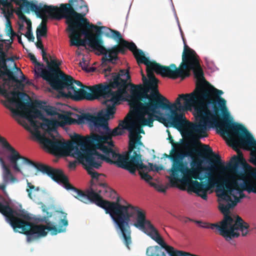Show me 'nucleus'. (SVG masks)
I'll return each instance as SVG.
<instances>
[{"instance_id":"nucleus-53","label":"nucleus","mask_w":256,"mask_h":256,"mask_svg":"<svg viewBox=\"0 0 256 256\" xmlns=\"http://www.w3.org/2000/svg\"><path fill=\"white\" fill-rule=\"evenodd\" d=\"M82 60H83V62H82L84 63V64H85V60H84V59L83 58H82Z\"/></svg>"},{"instance_id":"nucleus-38","label":"nucleus","mask_w":256,"mask_h":256,"mask_svg":"<svg viewBox=\"0 0 256 256\" xmlns=\"http://www.w3.org/2000/svg\"><path fill=\"white\" fill-rule=\"evenodd\" d=\"M112 70V68L110 66H108L107 68L104 70V72L106 76H108V74L110 73Z\"/></svg>"},{"instance_id":"nucleus-48","label":"nucleus","mask_w":256,"mask_h":256,"mask_svg":"<svg viewBox=\"0 0 256 256\" xmlns=\"http://www.w3.org/2000/svg\"><path fill=\"white\" fill-rule=\"evenodd\" d=\"M0 188H1V189H2V190H4L5 189V188H6V186H4V185H3V186H0Z\"/></svg>"},{"instance_id":"nucleus-36","label":"nucleus","mask_w":256,"mask_h":256,"mask_svg":"<svg viewBox=\"0 0 256 256\" xmlns=\"http://www.w3.org/2000/svg\"><path fill=\"white\" fill-rule=\"evenodd\" d=\"M6 30L7 34L10 36V40L12 39V38L16 36V34L14 31L12 26L7 28Z\"/></svg>"},{"instance_id":"nucleus-51","label":"nucleus","mask_w":256,"mask_h":256,"mask_svg":"<svg viewBox=\"0 0 256 256\" xmlns=\"http://www.w3.org/2000/svg\"><path fill=\"white\" fill-rule=\"evenodd\" d=\"M18 42H21V38H20V37L18 36Z\"/></svg>"},{"instance_id":"nucleus-49","label":"nucleus","mask_w":256,"mask_h":256,"mask_svg":"<svg viewBox=\"0 0 256 256\" xmlns=\"http://www.w3.org/2000/svg\"><path fill=\"white\" fill-rule=\"evenodd\" d=\"M32 218H33V222L36 220V218L35 216H33Z\"/></svg>"},{"instance_id":"nucleus-11","label":"nucleus","mask_w":256,"mask_h":256,"mask_svg":"<svg viewBox=\"0 0 256 256\" xmlns=\"http://www.w3.org/2000/svg\"><path fill=\"white\" fill-rule=\"evenodd\" d=\"M60 109L54 106L47 105L45 102L33 100V130L36 127V121L34 119L39 118L42 120L40 124V128L44 132L45 134L54 138L58 134L56 129L59 123L56 120L46 118L43 112H46L48 116H57L59 119L64 120L68 124H72L75 120L70 116L60 114Z\"/></svg>"},{"instance_id":"nucleus-22","label":"nucleus","mask_w":256,"mask_h":256,"mask_svg":"<svg viewBox=\"0 0 256 256\" xmlns=\"http://www.w3.org/2000/svg\"><path fill=\"white\" fill-rule=\"evenodd\" d=\"M74 84L82 88L86 86H84L80 81L74 80L72 76L66 75L61 71L50 86L53 90L60 92H63L62 90L65 88L68 90L76 88Z\"/></svg>"},{"instance_id":"nucleus-15","label":"nucleus","mask_w":256,"mask_h":256,"mask_svg":"<svg viewBox=\"0 0 256 256\" xmlns=\"http://www.w3.org/2000/svg\"><path fill=\"white\" fill-rule=\"evenodd\" d=\"M228 130L237 142L236 144H233L228 140V144L234 150L238 151V148L240 146L256 153V140L243 125L234 122L232 118Z\"/></svg>"},{"instance_id":"nucleus-47","label":"nucleus","mask_w":256,"mask_h":256,"mask_svg":"<svg viewBox=\"0 0 256 256\" xmlns=\"http://www.w3.org/2000/svg\"><path fill=\"white\" fill-rule=\"evenodd\" d=\"M30 184H31V183H29V182L28 183V186L30 189L32 190V186H30Z\"/></svg>"},{"instance_id":"nucleus-2","label":"nucleus","mask_w":256,"mask_h":256,"mask_svg":"<svg viewBox=\"0 0 256 256\" xmlns=\"http://www.w3.org/2000/svg\"><path fill=\"white\" fill-rule=\"evenodd\" d=\"M54 138L50 140L44 135H39L38 140L44 148L50 153L58 155L65 152L67 155L71 156L76 158L78 162L82 164L88 173L92 177L91 186L85 191L78 190L74 187L70 182L68 178L64 174L60 169L55 168L48 165L42 163L36 162L33 161V167L43 174H46L58 184H62L67 190H72V195L80 201L85 203H94L98 206L104 208L106 214H109L114 221L118 216L116 214V209L119 206H127L129 204L122 205L120 204L118 199L116 202H109L103 199L100 194L102 190L96 188V185H98L104 188L107 192L110 188L106 183L98 182V179L100 175L96 170H92L90 161H88V144L85 137L78 134H74L71 136L72 142H62Z\"/></svg>"},{"instance_id":"nucleus-24","label":"nucleus","mask_w":256,"mask_h":256,"mask_svg":"<svg viewBox=\"0 0 256 256\" xmlns=\"http://www.w3.org/2000/svg\"><path fill=\"white\" fill-rule=\"evenodd\" d=\"M124 42L126 44L127 49H128L132 53L136 60L138 65L144 64L146 65L148 64L149 59L145 56L142 50L137 48L136 45L133 42H129L124 40Z\"/></svg>"},{"instance_id":"nucleus-43","label":"nucleus","mask_w":256,"mask_h":256,"mask_svg":"<svg viewBox=\"0 0 256 256\" xmlns=\"http://www.w3.org/2000/svg\"><path fill=\"white\" fill-rule=\"evenodd\" d=\"M197 152V150L196 149H192V150H191L190 151L188 152L186 155L187 156H191L193 153L194 152Z\"/></svg>"},{"instance_id":"nucleus-46","label":"nucleus","mask_w":256,"mask_h":256,"mask_svg":"<svg viewBox=\"0 0 256 256\" xmlns=\"http://www.w3.org/2000/svg\"><path fill=\"white\" fill-rule=\"evenodd\" d=\"M28 196L30 198H32V192H31L29 190H28Z\"/></svg>"},{"instance_id":"nucleus-20","label":"nucleus","mask_w":256,"mask_h":256,"mask_svg":"<svg viewBox=\"0 0 256 256\" xmlns=\"http://www.w3.org/2000/svg\"><path fill=\"white\" fill-rule=\"evenodd\" d=\"M186 156L182 153L176 150H172L170 155L166 154H164V156L169 158L172 162V168L169 170L172 172L171 176L174 180H177L178 172H181L183 175L185 174H190L194 171V169H190L182 161L183 158Z\"/></svg>"},{"instance_id":"nucleus-18","label":"nucleus","mask_w":256,"mask_h":256,"mask_svg":"<svg viewBox=\"0 0 256 256\" xmlns=\"http://www.w3.org/2000/svg\"><path fill=\"white\" fill-rule=\"evenodd\" d=\"M142 156L140 152L134 151L132 156L129 154L126 156L125 160L122 161L117 166L118 167L128 170L131 174H136V170H142L146 169L149 172L153 171L158 172L164 170L162 166H158L152 163L148 162V166L144 164L142 162Z\"/></svg>"},{"instance_id":"nucleus-33","label":"nucleus","mask_w":256,"mask_h":256,"mask_svg":"<svg viewBox=\"0 0 256 256\" xmlns=\"http://www.w3.org/2000/svg\"><path fill=\"white\" fill-rule=\"evenodd\" d=\"M86 42H88V40H86L79 39L75 42H71L70 44V46H76L78 47L80 46H86Z\"/></svg>"},{"instance_id":"nucleus-56","label":"nucleus","mask_w":256,"mask_h":256,"mask_svg":"<svg viewBox=\"0 0 256 256\" xmlns=\"http://www.w3.org/2000/svg\"><path fill=\"white\" fill-rule=\"evenodd\" d=\"M80 65L82 66V62H80Z\"/></svg>"},{"instance_id":"nucleus-44","label":"nucleus","mask_w":256,"mask_h":256,"mask_svg":"<svg viewBox=\"0 0 256 256\" xmlns=\"http://www.w3.org/2000/svg\"><path fill=\"white\" fill-rule=\"evenodd\" d=\"M168 139L170 140V142L172 144H174V140L172 139V136H171L170 133H169V136Z\"/></svg>"},{"instance_id":"nucleus-6","label":"nucleus","mask_w":256,"mask_h":256,"mask_svg":"<svg viewBox=\"0 0 256 256\" xmlns=\"http://www.w3.org/2000/svg\"><path fill=\"white\" fill-rule=\"evenodd\" d=\"M222 168L236 174L237 177L243 182L239 183L234 176H227L223 182L224 190L218 195L220 200L226 204L236 203V206L240 199L246 197L243 191L256 194V184L252 180L246 179L248 178L256 181V169L253 170L242 156H234L226 166H222Z\"/></svg>"},{"instance_id":"nucleus-14","label":"nucleus","mask_w":256,"mask_h":256,"mask_svg":"<svg viewBox=\"0 0 256 256\" xmlns=\"http://www.w3.org/2000/svg\"><path fill=\"white\" fill-rule=\"evenodd\" d=\"M62 8V4L58 8L57 6H48L42 3H38V1L33 0V12H34L38 18L42 19L36 30V38L47 36L48 18L58 20L63 18Z\"/></svg>"},{"instance_id":"nucleus-7","label":"nucleus","mask_w":256,"mask_h":256,"mask_svg":"<svg viewBox=\"0 0 256 256\" xmlns=\"http://www.w3.org/2000/svg\"><path fill=\"white\" fill-rule=\"evenodd\" d=\"M130 79L128 70H121L118 73L112 74L109 82L100 83L93 86H86L90 92H86L82 88H74L59 92L64 98H70L76 101L82 100H93L104 98L102 104L106 106L112 102H118L124 95L128 94V80Z\"/></svg>"},{"instance_id":"nucleus-8","label":"nucleus","mask_w":256,"mask_h":256,"mask_svg":"<svg viewBox=\"0 0 256 256\" xmlns=\"http://www.w3.org/2000/svg\"><path fill=\"white\" fill-rule=\"evenodd\" d=\"M130 104L133 109L136 116V120H133L130 116L128 126H125V130L129 132V152L131 153L136 148V144L142 145L140 141L142 136L140 134H144L142 126H153L154 120H158V116H156V108L158 106L166 108L164 105L152 100L149 98H144L142 95L134 92L130 91Z\"/></svg>"},{"instance_id":"nucleus-13","label":"nucleus","mask_w":256,"mask_h":256,"mask_svg":"<svg viewBox=\"0 0 256 256\" xmlns=\"http://www.w3.org/2000/svg\"><path fill=\"white\" fill-rule=\"evenodd\" d=\"M0 212L4 216L16 232L26 236V241H32V218L24 210H14L10 202L0 194Z\"/></svg>"},{"instance_id":"nucleus-45","label":"nucleus","mask_w":256,"mask_h":256,"mask_svg":"<svg viewBox=\"0 0 256 256\" xmlns=\"http://www.w3.org/2000/svg\"><path fill=\"white\" fill-rule=\"evenodd\" d=\"M28 57L29 58L30 60L32 61V53L30 52L28 54Z\"/></svg>"},{"instance_id":"nucleus-58","label":"nucleus","mask_w":256,"mask_h":256,"mask_svg":"<svg viewBox=\"0 0 256 256\" xmlns=\"http://www.w3.org/2000/svg\"><path fill=\"white\" fill-rule=\"evenodd\" d=\"M32 38H33V40H34V36H33V37H32Z\"/></svg>"},{"instance_id":"nucleus-41","label":"nucleus","mask_w":256,"mask_h":256,"mask_svg":"<svg viewBox=\"0 0 256 256\" xmlns=\"http://www.w3.org/2000/svg\"><path fill=\"white\" fill-rule=\"evenodd\" d=\"M181 220L185 223H186L190 221H192V219L186 218V217L182 218V219Z\"/></svg>"},{"instance_id":"nucleus-39","label":"nucleus","mask_w":256,"mask_h":256,"mask_svg":"<svg viewBox=\"0 0 256 256\" xmlns=\"http://www.w3.org/2000/svg\"><path fill=\"white\" fill-rule=\"evenodd\" d=\"M60 224H62L64 226H66L68 224V221L65 218L61 219Z\"/></svg>"},{"instance_id":"nucleus-54","label":"nucleus","mask_w":256,"mask_h":256,"mask_svg":"<svg viewBox=\"0 0 256 256\" xmlns=\"http://www.w3.org/2000/svg\"><path fill=\"white\" fill-rule=\"evenodd\" d=\"M32 134H33V137L36 136V134L34 132H33Z\"/></svg>"},{"instance_id":"nucleus-40","label":"nucleus","mask_w":256,"mask_h":256,"mask_svg":"<svg viewBox=\"0 0 256 256\" xmlns=\"http://www.w3.org/2000/svg\"><path fill=\"white\" fill-rule=\"evenodd\" d=\"M0 164L2 168L7 166L3 158L1 157H0Z\"/></svg>"},{"instance_id":"nucleus-4","label":"nucleus","mask_w":256,"mask_h":256,"mask_svg":"<svg viewBox=\"0 0 256 256\" xmlns=\"http://www.w3.org/2000/svg\"><path fill=\"white\" fill-rule=\"evenodd\" d=\"M118 102H112L106 106L105 110H102L97 116L86 113L78 116V124L88 122L92 127L90 136L85 137L88 156V161L92 164V170L99 169L103 161L116 166L122 160H125L128 154H121L114 151L112 137L122 134L124 126H128V122L122 121L118 126L111 130L108 126V120L113 118L116 112L115 106Z\"/></svg>"},{"instance_id":"nucleus-34","label":"nucleus","mask_w":256,"mask_h":256,"mask_svg":"<svg viewBox=\"0 0 256 256\" xmlns=\"http://www.w3.org/2000/svg\"><path fill=\"white\" fill-rule=\"evenodd\" d=\"M138 172L142 178L145 180L146 182H148L152 179V178L150 175L147 173L142 172L141 170H139Z\"/></svg>"},{"instance_id":"nucleus-55","label":"nucleus","mask_w":256,"mask_h":256,"mask_svg":"<svg viewBox=\"0 0 256 256\" xmlns=\"http://www.w3.org/2000/svg\"><path fill=\"white\" fill-rule=\"evenodd\" d=\"M26 83H29L30 84H31V82H26Z\"/></svg>"},{"instance_id":"nucleus-50","label":"nucleus","mask_w":256,"mask_h":256,"mask_svg":"<svg viewBox=\"0 0 256 256\" xmlns=\"http://www.w3.org/2000/svg\"><path fill=\"white\" fill-rule=\"evenodd\" d=\"M18 42H21V38H20V37L18 36Z\"/></svg>"},{"instance_id":"nucleus-52","label":"nucleus","mask_w":256,"mask_h":256,"mask_svg":"<svg viewBox=\"0 0 256 256\" xmlns=\"http://www.w3.org/2000/svg\"><path fill=\"white\" fill-rule=\"evenodd\" d=\"M76 54H78V55H80V52H79L78 50H76Z\"/></svg>"},{"instance_id":"nucleus-23","label":"nucleus","mask_w":256,"mask_h":256,"mask_svg":"<svg viewBox=\"0 0 256 256\" xmlns=\"http://www.w3.org/2000/svg\"><path fill=\"white\" fill-rule=\"evenodd\" d=\"M182 180L186 183L190 184L189 187L191 190L196 193L198 196L201 197L202 199L206 200L208 198L207 192L210 190L206 184L202 182H200L197 180H192L190 178V180H185L184 175H183Z\"/></svg>"},{"instance_id":"nucleus-30","label":"nucleus","mask_w":256,"mask_h":256,"mask_svg":"<svg viewBox=\"0 0 256 256\" xmlns=\"http://www.w3.org/2000/svg\"><path fill=\"white\" fill-rule=\"evenodd\" d=\"M2 168L3 171L2 176L4 182H8L11 181L14 182L16 180V179L12 176L8 166H6Z\"/></svg>"},{"instance_id":"nucleus-32","label":"nucleus","mask_w":256,"mask_h":256,"mask_svg":"<svg viewBox=\"0 0 256 256\" xmlns=\"http://www.w3.org/2000/svg\"><path fill=\"white\" fill-rule=\"evenodd\" d=\"M150 185L154 188L158 192H166L167 186H164L162 184H157L154 182H150Z\"/></svg>"},{"instance_id":"nucleus-27","label":"nucleus","mask_w":256,"mask_h":256,"mask_svg":"<svg viewBox=\"0 0 256 256\" xmlns=\"http://www.w3.org/2000/svg\"><path fill=\"white\" fill-rule=\"evenodd\" d=\"M124 40L123 42H119V44L113 46L112 48H110V55H113V58H114V60L118 59V55L119 53L122 54H125L126 51V44L124 42Z\"/></svg>"},{"instance_id":"nucleus-19","label":"nucleus","mask_w":256,"mask_h":256,"mask_svg":"<svg viewBox=\"0 0 256 256\" xmlns=\"http://www.w3.org/2000/svg\"><path fill=\"white\" fill-rule=\"evenodd\" d=\"M191 166L190 169H194L195 171L189 175L185 174L184 176L185 180H190V178H193L202 180L204 178H207L208 182L205 184L208 188L210 190L214 187L217 181L210 168H204L200 162H192L191 163Z\"/></svg>"},{"instance_id":"nucleus-42","label":"nucleus","mask_w":256,"mask_h":256,"mask_svg":"<svg viewBox=\"0 0 256 256\" xmlns=\"http://www.w3.org/2000/svg\"><path fill=\"white\" fill-rule=\"evenodd\" d=\"M6 28L12 26L10 19H6Z\"/></svg>"},{"instance_id":"nucleus-3","label":"nucleus","mask_w":256,"mask_h":256,"mask_svg":"<svg viewBox=\"0 0 256 256\" xmlns=\"http://www.w3.org/2000/svg\"><path fill=\"white\" fill-rule=\"evenodd\" d=\"M13 39L0 40V94L6 100L0 102L12 114L17 122L30 133L32 140V98L22 91L26 78L22 70L16 67V56L7 57L6 52L11 48Z\"/></svg>"},{"instance_id":"nucleus-17","label":"nucleus","mask_w":256,"mask_h":256,"mask_svg":"<svg viewBox=\"0 0 256 256\" xmlns=\"http://www.w3.org/2000/svg\"><path fill=\"white\" fill-rule=\"evenodd\" d=\"M42 54L43 60L46 63V67L44 68L42 64L38 63L36 58L33 54V64H36L35 72L38 74L50 86L62 71L60 68L61 62L56 59H51L50 62L44 50L42 51Z\"/></svg>"},{"instance_id":"nucleus-28","label":"nucleus","mask_w":256,"mask_h":256,"mask_svg":"<svg viewBox=\"0 0 256 256\" xmlns=\"http://www.w3.org/2000/svg\"><path fill=\"white\" fill-rule=\"evenodd\" d=\"M202 150L204 155H211L214 158V162L218 164H220L222 166L223 165V164L222 163L221 158L220 155L214 153L212 148L208 145H202Z\"/></svg>"},{"instance_id":"nucleus-1","label":"nucleus","mask_w":256,"mask_h":256,"mask_svg":"<svg viewBox=\"0 0 256 256\" xmlns=\"http://www.w3.org/2000/svg\"><path fill=\"white\" fill-rule=\"evenodd\" d=\"M223 93L206 82L205 84L199 83L193 92L179 94L173 104H171L166 98L162 100L166 108L158 106L156 114H161L160 109L170 110V114L168 118L164 119L167 122L166 126L181 131L190 124L185 117L184 112L196 106L194 109L198 122L192 126L194 132L202 137H206L207 128L216 126L222 135L226 136L232 144H236V140L228 130L232 118L226 106V100L220 96Z\"/></svg>"},{"instance_id":"nucleus-10","label":"nucleus","mask_w":256,"mask_h":256,"mask_svg":"<svg viewBox=\"0 0 256 256\" xmlns=\"http://www.w3.org/2000/svg\"><path fill=\"white\" fill-rule=\"evenodd\" d=\"M220 210L224 214L222 220L220 224H209L202 222L199 220L194 221L196 223L200 224L202 228L214 230L216 228L218 230L219 234L222 236L226 241H230L233 238H237L240 236V230L242 235L244 236L248 234V228L250 226L245 222L241 217L236 216V220L230 215V209L236 206V203L226 204L218 198Z\"/></svg>"},{"instance_id":"nucleus-26","label":"nucleus","mask_w":256,"mask_h":256,"mask_svg":"<svg viewBox=\"0 0 256 256\" xmlns=\"http://www.w3.org/2000/svg\"><path fill=\"white\" fill-rule=\"evenodd\" d=\"M104 42L102 40V42L100 44L101 46L103 47L104 49V51L102 52L101 51H100L98 50H94L96 51V54L100 55V54H104V56L102 57V64L103 66H106L107 65V62H111L113 64L114 63V58H113V56H114L113 55H110V49L107 50L104 46H103Z\"/></svg>"},{"instance_id":"nucleus-31","label":"nucleus","mask_w":256,"mask_h":256,"mask_svg":"<svg viewBox=\"0 0 256 256\" xmlns=\"http://www.w3.org/2000/svg\"><path fill=\"white\" fill-rule=\"evenodd\" d=\"M32 188L33 192H34V197L38 196V199L44 197L46 194V192L44 188H42L39 187H36L34 186H33Z\"/></svg>"},{"instance_id":"nucleus-35","label":"nucleus","mask_w":256,"mask_h":256,"mask_svg":"<svg viewBox=\"0 0 256 256\" xmlns=\"http://www.w3.org/2000/svg\"><path fill=\"white\" fill-rule=\"evenodd\" d=\"M37 42H36V46L38 48H40L42 50V51L44 50V45L42 44V38H36Z\"/></svg>"},{"instance_id":"nucleus-37","label":"nucleus","mask_w":256,"mask_h":256,"mask_svg":"<svg viewBox=\"0 0 256 256\" xmlns=\"http://www.w3.org/2000/svg\"><path fill=\"white\" fill-rule=\"evenodd\" d=\"M77 165L76 161L70 162L68 164V167L70 169H74Z\"/></svg>"},{"instance_id":"nucleus-9","label":"nucleus","mask_w":256,"mask_h":256,"mask_svg":"<svg viewBox=\"0 0 256 256\" xmlns=\"http://www.w3.org/2000/svg\"><path fill=\"white\" fill-rule=\"evenodd\" d=\"M146 66V73L148 80L142 72V80L144 85H135L131 82L130 78L128 80V86H130V90L142 95L144 98H149L163 104L162 100L166 98L162 96L158 90V80L156 78L154 72L160 74L163 77H168L176 79L180 77L182 78L188 76L186 74L183 67L180 66L177 68L176 64H172L170 66H162L155 61L148 60Z\"/></svg>"},{"instance_id":"nucleus-5","label":"nucleus","mask_w":256,"mask_h":256,"mask_svg":"<svg viewBox=\"0 0 256 256\" xmlns=\"http://www.w3.org/2000/svg\"><path fill=\"white\" fill-rule=\"evenodd\" d=\"M68 2V4H62V10L63 18H66L68 25L66 30L70 32L68 36L70 44L76 42L83 34L90 47L104 52V49L100 44L102 42V30L105 27L90 24L84 17L88 12V8L84 0H69Z\"/></svg>"},{"instance_id":"nucleus-21","label":"nucleus","mask_w":256,"mask_h":256,"mask_svg":"<svg viewBox=\"0 0 256 256\" xmlns=\"http://www.w3.org/2000/svg\"><path fill=\"white\" fill-rule=\"evenodd\" d=\"M42 211L46 213V215L40 220L38 219V221L44 222L46 226L36 225L33 224V240L36 236H46L48 231H50L52 235H56L64 231L62 228H58L56 226L49 220L48 218L52 216V214L47 211L46 206L45 205H42Z\"/></svg>"},{"instance_id":"nucleus-29","label":"nucleus","mask_w":256,"mask_h":256,"mask_svg":"<svg viewBox=\"0 0 256 256\" xmlns=\"http://www.w3.org/2000/svg\"><path fill=\"white\" fill-rule=\"evenodd\" d=\"M104 27L105 28H102V30H108V32H105V34L106 36L110 37H110L112 38L114 40L118 42H123V40H124L122 38V34L120 32L116 30L108 28L106 26Z\"/></svg>"},{"instance_id":"nucleus-25","label":"nucleus","mask_w":256,"mask_h":256,"mask_svg":"<svg viewBox=\"0 0 256 256\" xmlns=\"http://www.w3.org/2000/svg\"><path fill=\"white\" fill-rule=\"evenodd\" d=\"M0 143L6 152L7 158H16V149L12 146L6 138L0 136Z\"/></svg>"},{"instance_id":"nucleus-16","label":"nucleus","mask_w":256,"mask_h":256,"mask_svg":"<svg viewBox=\"0 0 256 256\" xmlns=\"http://www.w3.org/2000/svg\"><path fill=\"white\" fill-rule=\"evenodd\" d=\"M182 62L181 63V66L183 67L186 74L188 72L189 75V71L190 70H192L194 77L196 78H202L203 80L202 82H196V86H197L198 84H205L206 82L213 88H215L204 78V72L200 63V58L198 56L194 50L190 48L186 44H184V50L182 52Z\"/></svg>"},{"instance_id":"nucleus-12","label":"nucleus","mask_w":256,"mask_h":256,"mask_svg":"<svg viewBox=\"0 0 256 256\" xmlns=\"http://www.w3.org/2000/svg\"><path fill=\"white\" fill-rule=\"evenodd\" d=\"M0 212L4 216L16 232L26 236V241H32V218L24 210H14L10 202L0 194Z\"/></svg>"},{"instance_id":"nucleus-57","label":"nucleus","mask_w":256,"mask_h":256,"mask_svg":"<svg viewBox=\"0 0 256 256\" xmlns=\"http://www.w3.org/2000/svg\"><path fill=\"white\" fill-rule=\"evenodd\" d=\"M198 154L199 156H202V155H201V154H200V153L198 152Z\"/></svg>"}]
</instances>
